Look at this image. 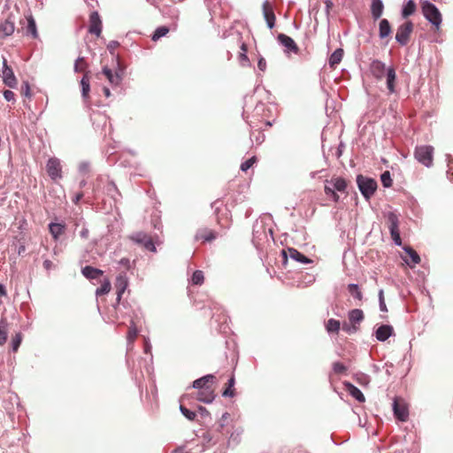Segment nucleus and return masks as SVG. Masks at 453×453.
<instances>
[{
	"instance_id": "nucleus-8",
	"label": "nucleus",
	"mask_w": 453,
	"mask_h": 453,
	"mask_svg": "<svg viewBox=\"0 0 453 453\" xmlns=\"http://www.w3.org/2000/svg\"><path fill=\"white\" fill-rule=\"evenodd\" d=\"M46 171L53 180L62 178V166L58 158L52 157L48 160Z\"/></svg>"
},
{
	"instance_id": "nucleus-3",
	"label": "nucleus",
	"mask_w": 453,
	"mask_h": 453,
	"mask_svg": "<svg viewBox=\"0 0 453 453\" xmlns=\"http://www.w3.org/2000/svg\"><path fill=\"white\" fill-rule=\"evenodd\" d=\"M357 183L360 192L366 199H369L377 188V182L373 179L363 175L357 177Z\"/></svg>"
},
{
	"instance_id": "nucleus-47",
	"label": "nucleus",
	"mask_w": 453,
	"mask_h": 453,
	"mask_svg": "<svg viewBox=\"0 0 453 453\" xmlns=\"http://www.w3.org/2000/svg\"><path fill=\"white\" fill-rule=\"evenodd\" d=\"M22 341V335L21 334H16V335L12 339V350L16 352L21 343Z\"/></svg>"
},
{
	"instance_id": "nucleus-40",
	"label": "nucleus",
	"mask_w": 453,
	"mask_h": 453,
	"mask_svg": "<svg viewBox=\"0 0 453 453\" xmlns=\"http://www.w3.org/2000/svg\"><path fill=\"white\" fill-rule=\"evenodd\" d=\"M388 224L389 231L390 230L394 231L395 229H398L399 221H398L397 216L395 213H393V212L388 213Z\"/></svg>"
},
{
	"instance_id": "nucleus-52",
	"label": "nucleus",
	"mask_w": 453,
	"mask_h": 453,
	"mask_svg": "<svg viewBox=\"0 0 453 453\" xmlns=\"http://www.w3.org/2000/svg\"><path fill=\"white\" fill-rule=\"evenodd\" d=\"M4 96L7 101H14L15 100V94L11 90H5L4 92Z\"/></svg>"
},
{
	"instance_id": "nucleus-10",
	"label": "nucleus",
	"mask_w": 453,
	"mask_h": 453,
	"mask_svg": "<svg viewBox=\"0 0 453 453\" xmlns=\"http://www.w3.org/2000/svg\"><path fill=\"white\" fill-rule=\"evenodd\" d=\"M387 69L385 64L378 59L373 60L370 65V71L372 76L378 81H381L385 77Z\"/></svg>"
},
{
	"instance_id": "nucleus-4",
	"label": "nucleus",
	"mask_w": 453,
	"mask_h": 453,
	"mask_svg": "<svg viewBox=\"0 0 453 453\" xmlns=\"http://www.w3.org/2000/svg\"><path fill=\"white\" fill-rule=\"evenodd\" d=\"M413 31V23L411 21H406L403 25H401L396 31L395 40L401 45H406L409 41L411 35Z\"/></svg>"
},
{
	"instance_id": "nucleus-25",
	"label": "nucleus",
	"mask_w": 453,
	"mask_h": 453,
	"mask_svg": "<svg viewBox=\"0 0 453 453\" xmlns=\"http://www.w3.org/2000/svg\"><path fill=\"white\" fill-rule=\"evenodd\" d=\"M384 5L381 0H372L371 4V13L372 18L376 20L382 15Z\"/></svg>"
},
{
	"instance_id": "nucleus-62",
	"label": "nucleus",
	"mask_w": 453,
	"mask_h": 453,
	"mask_svg": "<svg viewBox=\"0 0 453 453\" xmlns=\"http://www.w3.org/2000/svg\"><path fill=\"white\" fill-rule=\"evenodd\" d=\"M103 90H104V96H105L106 97H110V96H111V91H110V89H109L108 88L104 87Z\"/></svg>"
},
{
	"instance_id": "nucleus-22",
	"label": "nucleus",
	"mask_w": 453,
	"mask_h": 453,
	"mask_svg": "<svg viewBox=\"0 0 453 453\" xmlns=\"http://www.w3.org/2000/svg\"><path fill=\"white\" fill-rule=\"evenodd\" d=\"M196 238L204 242H212L217 238V233L210 228H203L196 233Z\"/></svg>"
},
{
	"instance_id": "nucleus-27",
	"label": "nucleus",
	"mask_w": 453,
	"mask_h": 453,
	"mask_svg": "<svg viewBox=\"0 0 453 453\" xmlns=\"http://www.w3.org/2000/svg\"><path fill=\"white\" fill-rule=\"evenodd\" d=\"M65 226L59 223H50L49 230L55 240H58L65 233Z\"/></svg>"
},
{
	"instance_id": "nucleus-2",
	"label": "nucleus",
	"mask_w": 453,
	"mask_h": 453,
	"mask_svg": "<svg viewBox=\"0 0 453 453\" xmlns=\"http://www.w3.org/2000/svg\"><path fill=\"white\" fill-rule=\"evenodd\" d=\"M434 147L431 145L418 146L414 152L415 158L426 167L433 165Z\"/></svg>"
},
{
	"instance_id": "nucleus-43",
	"label": "nucleus",
	"mask_w": 453,
	"mask_h": 453,
	"mask_svg": "<svg viewBox=\"0 0 453 453\" xmlns=\"http://www.w3.org/2000/svg\"><path fill=\"white\" fill-rule=\"evenodd\" d=\"M180 411L188 420L193 421L196 418V412L188 410V408H186L182 404H180Z\"/></svg>"
},
{
	"instance_id": "nucleus-34",
	"label": "nucleus",
	"mask_w": 453,
	"mask_h": 453,
	"mask_svg": "<svg viewBox=\"0 0 453 453\" xmlns=\"http://www.w3.org/2000/svg\"><path fill=\"white\" fill-rule=\"evenodd\" d=\"M330 183L333 185V188L340 192L345 191L347 188V182L343 178H335L330 180Z\"/></svg>"
},
{
	"instance_id": "nucleus-5",
	"label": "nucleus",
	"mask_w": 453,
	"mask_h": 453,
	"mask_svg": "<svg viewBox=\"0 0 453 453\" xmlns=\"http://www.w3.org/2000/svg\"><path fill=\"white\" fill-rule=\"evenodd\" d=\"M134 242L142 245L146 250L156 252L157 249L150 235L144 232H137L129 236Z\"/></svg>"
},
{
	"instance_id": "nucleus-20",
	"label": "nucleus",
	"mask_w": 453,
	"mask_h": 453,
	"mask_svg": "<svg viewBox=\"0 0 453 453\" xmlns=\"http://www.w3.org/2000/svg\"><path fill=\"white\" fill-rule=\"evenodd\" d=\"M348 318L350 324H352L353 331H357L358 329L357 324H359L364 319V312L360 309H354L349 312Z\"/></svg>"
},
{
	"instance_id": "nucleus-28",
	"label": "nucleus",
	"mask_w": 453,
	"mask_h": 453,
	"mask_svg": "<svg viewBox=\"0 0 453 453\" xmlns=\"http://www.w3.org/2000/svg\"><path fill=\"white\" fill-rule=\"evenodd\" d=\"M391 26L388 19H383L380 21L379 35L380 38H385L391 34Z\"/></svg>"
},
{
	"instance_id": "nucleus-21",
	"label": "nucleus",
	"mask_w": 453,
	"mask_h": 453,
	"mask_svg": "<svg viewBox=\"0 0 453 453\" xmlns=\"http://www.w3.org/2000/svg\"><path fill=\"white\" fill-rule=\"evenodd\" d=\"M394 329L391 326L382 325L376 330L375 336L378 341L384 342L392 335Z\"/></svg>"
},
{
	"instance_id": "nucleus-6",
	"label": "nucleus",
	"mask_w": 453,
	"mask_h": 453,
	"mask_svg": "<svg viewBox=\"0 0 453 453\" xmlns=\"http://www.w3.org/2000/svg\"><path fill=\"white\" fill-rule=\"evenodd\" d=\"M393 411L395 418L404 422L409 418V410L406 403L403 398L395 397L393 403Z\"/></svg>"
},
{
	"instance_id": "nucleus-41",
	"label": "nucleus",
	"mask_w": 453,
	"mask_h": 453,
	"mask_svg": "<svg viewBox=\"0 0 453 453\" xmlns=\"http://www.w3.org/2000/svg\"><path fill=\"white\" fill-rule=\"evenodd\" d=\"M348 290L357 300L361 301L363 299V294L357 284H349Z\"/></svg>"
},
{
	"instance_id": "nucleus-9",
	"label": "nucleus",
	"mask_w": 453,
	"mask_h": 453,
	"mask_svg": "<svg viewBox=\"0 0 453 453\" xmlns=\"http://www.w3.org/2000/svg\"><path fill=\"white\" fill-rule=\"evenodd\" d=\"M88 32L90 34L96 35L97 37L101 35L102 33V20L97 12H93L89 15V27Z\"/></svg>"
},
{
	"instance_id": "nucleus-36",
	"label": "nucleus",
	"mask_w": 453,
	"mask_h": 453,
	"mask_svg": "<svg viewBox=\"0 0 453 453\" xmlns=\"http://www.w3.org/2000/svg\"><path fill=\"white\" fill-rule=\"evenodd\" d=\"M111 281L108 279H104L101 283L100 288H98L96 291V296H104L108 294L111 291Z\"/></svg>"
},
{
	"instance_id": "nucleus-24",
	"label": "nucleus",
	"mask_w": 453,
	"mask_h": 453,
	"mask_svg": "<svg viewBox=\"0 0 453 453\" xmlns=\"http://www.w3.org/2000/svg\"><path fill=\"white\" fill-rule=\"evenodd\" d=\"M115 288L117 290L118 300L119 301L123 293L127 288V279L125 275H119L116 279Z\"/></svg>"
},
{
	"instance_id": "nucleus-29",
	"label": "nucleus",
	"mask_w": 453,
	"mask_h": 453,
	"mask_svg": "<svg viewBox=\"0 0 453 453\" xmlns=\"http://www.w3.org/2000/svg\"><path fill=\"white\" fill-rule=\"evenodd\" d=\"M234 376L232 375L230 379L228 380L227 383L226 384V388L222 393V395L225 397H233L235 395V389H234Z\"/></svg>"
},
{
	"instance_id": "nucleus-39",
	"label": "nucleus",
	"mask_w": 453,
	"mask_h": 453,
	"mask_svg": "<svg viewBox=\"0 0 453 453\" xmlns=\"http://www.w3.org/2000/svg\"><path fill=\"white\" fill-rule=\"evenodd\" d=\"M169 33V28L167 27L162 26L157 27L153 35L151 36L152 41L157 42L161 37L165 36Z\"/></svg>"
},
{
	"instance_id": "nucleus-64",
	"label": "nucleus",
	"mask_w": 453,
	"mask_h": 453,
	"mask_svg": "<svg viewBox=\"0 0 453 453\" xmlns=\"http://www.w3.org/2000/svg\"><path fill=\"white\" fill-rule=\"evenodd\" d=\"M330 196L333 198V200H334L335 203H337V202L339 201V198H340V197H339V196H338L335 192H334V194L330 195Z\"/></svg>"
},
{
	"instance_id": "nucleus-61",
	"label": "nucleus",
	"mask_w": 453,
	"mask_h": 453,
	"mask_svg": "<svg viewBox=\"0 0 453 453\" xmlns=\"http://www.w3.org/2000/svg\"><path fill=\"white\" fill-rule=\"evenodd\" d=\"M362 380H358L359 383L361 385H367L368 384V380L365 376L362 375Z\"/></svg>"
},
{
	"instance_id": "nucleus-59",
	"label": "nucleus",
	"mask_w": 453,
	"mask_h": 453,
	"mask_svg": "<svg viewBox=\"0 0 453 453\" xmlns=\"http://www.w3.org/2000/svg\"><path fill=\"white\" fill-rule=\"evenodd\" d=\"M334 188H332L331 187H329L327 185L325 186V193L326 195L330 196V195L334 194Z\"/></svg>"
},
{
	"instance_id": "nucleus-53",
	"label": "nucleus",
	"mask_w": 453,
	"mask_h": 453,
	"mask_svg": "<svg viewBox=\"0 0 453 453\" xmlns=\"http://www.w3.org/2000/svg\"><path fill=\"white\" fill-rule=\"evenodd\" d=\"M257 67L260 71L265 72L266 69V61L264 58L258 59Z\"/></svg>"
},
{
	"instance_id": "nucleus-16",
	"label": "nucleus",
	"mask_w": 453,
	"mask_h": 453,
	"mask_svg": "<svg viewBox=\"0 0 453 453\" xmlns=\"http://www.w3.org/2000/svg\"><path fill=\"white\" fill-rule=\"evenodd\" d=\"M387 88L390 94L395 93V80H396V73L395 69L393 66H389L387 69V73L385 74Z\"/></svg>"
},
{
	"instance_id": "nucleus-57",
	"label": "nucleus",
	"mask_w": 453,
	"mask_h": 453,
	"mask_svg": "<svg viewBox=\"0 0 453 453\" xmlns=\"http://www.w3.org/2000/svg\"><path fill=\"white\" fill-rule=\"evenodd\" d=\"M342 329H343L344 331H346L347 333H349V334H351V333H354V332H355V331H353L352 324H351L350 326H349V325H348V324H346V323H345V324H343V326H342Z\"/></svg>"
},
{
	"instance_id": "nucleus-23",
	"label": "nucleus",
	"mask_w": 453,
	"mask_h": 453,
	"mask_svg": "<svg viewBox=\"0 0 453 453\" xmlns=\"http://www.w3.org/2000/svg\"><path fill=\"white\" fill-rule=\"evenodd\" d=\"M81 95L85 101H88L89 98V91H90V76L89 72L84 73L81 81Z\"/></svg>"
},
{
	"instance_id": "nucleus-1",
	"label": "nucleus",
	"mask_w": 453,
	"mask_h": 453,
	"mask_svg": "<svg viewBox=\"0 0 453 453\" xmlns=\"http://www.w3.org/2000/svg\"><path fill=\"white\" fill-rule=\"evenodd\" d=\"M422 12L425 18L431 22L436 29H439L441 23V15L436 6L429 2L422 4Z\"/></svg>"
},
{
	"instance_id": "nucleus-7",
	"label": "nucleus",
	"mask_w": 453,
	"mask_h": 453,
	"mask_svg": "<svg viewBox=\"0 0 453 453\" xmlns=\"http://www.w3.org/2000/svg\"><path fill=\"white\" fill-rule=\"evenodd\" d=\"M282 262L283 265H287L288 257L289 256L292 259L296 260L302 264H311L312 260L305 257L303 254L300 253L297 250L294 248H288L287 250H281Z\"/></svg>"
},
{
	"instance_id": "nucleus-14",
	"label": "nucleus",
	"mask_w": 453,
	"mask_h": 453,
	"mask_svg": "<svg viewBox=\"0 0 453 453\" xmlns=\"http://www.w3.org/2000/svg\"><path fill=\"white\" fill-rule=\"evenodd\" d=\"M215 382V376L212 374L205 375L200 379L196 380L193 382V388H197L199 390H203L207 388H213V384Z\"/></svg>"
},
{
	"instance_id": "nucleus-63",
	"label": "nucleus",
	"mask_w": 453,
	"mask_h": 453,
	"mask_svg": "<svg viewBox=\"0 0 453 453\" xmlns=\"http://www.w3.org/2000/svg\"><path fill=\"white\" fill-rule=\"evenodd\" d=\"M330 196L333 198V200H334L335 203H337V202L339 201V198H340V197H339V196H338L335 192H334V194L330 195Z\"/></svg>"
},
{
	"instance_id": "nucleus-55",
	"label": "nucleus",
	"mask_w": 453,
	"mask_h": 453,
	"mask_svg": "<svg viewBox=\"0 0 453 453\" xmlns=\"http://www.w3.org/2000/svg\"><path fill=\"white\" fill-rule=\"evenodd\" d=\"M84 196V194L82 192H79L77 193L73 198V202L75 203V204H78L79 202L83 198Z\"/></svg>"
},
{
	"instance_id": "nucleus-46",
	"label": "nucleus",
	"mask_w": 453,
	"mask_h": 453,
	"mask_svg": "<svg viewBox=\"0 0 453 453\" xmlns=\"http://www.w3.org/2000/svg\"><path fill=\"white\" fill-rule=\"evenodd\" d=\"M256 162H257V157H252L249 158L248 160H246L245 162H243L241 165V170L243 171V172L248 171L250 167L253 166V165Z\"/></svg>"
},
{
	"instance_id": "nucleus-30",
	"label": "nucleus",
	"mask_w": 453,
	"mask_h": 453,
	"mask_svg": "<svg viewBox=\"0 0 453 453\" xmlns=\"http://www.w3.org/2000/svg\"><path fill=\"white\" fill-rule=\"evenodd\" d=\"M343 57V50L337 49L335 50L329 58V65L332 68H334L340 62L342 61Z\"/></svg>"
},
{
	"instance_id": "nucleus-31",
	"label": "nucleus",
	"mask_w": 453,
	"mask_h": 453,
	"mask_svg": "<svg viewBox=\"0 0 453 453\" xmlns=\"http://www.w3.org/2000/svg\"><path fill=\"white\" fill-rule=\"evenodd\" d=\"M14 32V25L12 22L9 20H5L4 22L0 24V35L3 37L11 35Z\"/></svg>"
},
{
	"instance_id": "nucleus-32",
	"label": "nucleus",
	"mask_w": 453,
	"mask_h": 453,
	"mask_svg": "<svg viewBox=\"0 0 453 453\" xmlns=\"http://www.w3.org/2000/svg\"><path fill=\"white\" fill-rule=\"evenodd\" d=\"M26 34L30 35L33 38L38 37L35 21L33 17L27 18V26L26 27Z\"/></svg>"
},
{
	"instance_id": "nucleus-26",
	"label": "nucleus",
	"mask_w": 453,
	"mask_h": 453,
	"mask_svg": "<svg viewBox=\"0 0 453 453\" xmlns=\"http://www.w3.org/2000/svg\"><path fill=\"white\" fill-rule=\"evenodd\" d=\"M103 273H104V272L102 270L89 266V265H87L84 268H82V274L87 279H90V280L97 279L98 277L103 275Z\"/></svg>"
},
{
	"instance_id": "nucleus-50",
	"label": "nucleus",
	"mask_w": 453,
	"mask_h": 453,
	"mask_svg": "<svg viewBox=\"0 0 453 453\" xmlns=\"http://www.w3.org/2000/svg\"><path fill=\"white\" fill-rule=\"evenodd\" d=\"M380 309L381 311H388L387 305L384 299V292L382 289L379 292Z\"/></svg>"
},
{
	"instance_id": "nucleus-51",
	"label": "nucleus",
	"mask_w": 453,
	"mask_h": 453,
	"mask_svg": "<svg viewBox=\"0 0 453 453\" xmlns=\"http://www.w3.org/2000/svg\"><path fill=\"white\" fill-rule=\"evenodd\" d=\"M246 53L247 52H240L239 54V60L242 66H245L250 63L249 58Z\"/></svg>"
},
{
	"instance_id": "nucleus-44",
	"label": "nucleus",
	"mask_w": 453,
	"mask_h": 453,
	"mask_svg": "<svg viewBox=\"0 0 453 453\" xmlns=\"http://www.w3.org/2000/svg\"><path fill=\"white\" fill-rule=\"evenodd\" d=\"M333 371L336 374H343L347 372V367L340 362H334L333 364Z\"/></svg>"
},
{
	"instance_id": "nucleus-13",
	"label": "nucleus",
	"mask_w": 453,
	"mask_h": 453,
	"mask_svg": "<svg viewBox=\"0 0 453 453\" xmlns=\"http://www.w3.org/2000/svg\"><path fill=\"white\" fill-rule=\"evenodd\" d=\"M4 70H3V79L5 85L10 88H14L17 84V81L15 75L11 67L7 65V61L4 58Z\"/></svg>"
},
{
	"instance_id": "nucleus-35",
	"label": "nucleus",
	"mask_w": 453,
	"mask_h": 453,
	"mask_svg": "<svg viewBox=\"0 0 453 453\" xmlns=\"http://www.w3.org/2000/svg\"><path fill=\"white\" fill-rule=\"evenodd\" d=\"M341 327V323L339 320L334 319H330L326 324V329L328 333H338Z\"/></svg>"
},
{
	"instance_id": "nucleus-19",
	"label": "nucleus",
	"mask_w": 453,
	"mask_h": 453,
	"mask_svg": "<svg viewBox=\"0 0 453 453\" xmlns=\"http://www.w3.org/2000/svg\"><path fill=\"white\" fill-rule=\"evenodd\" d=\"M344 388L346 391L354 397L359 403H364L365 401V397L363 393L353 384L350 382L345 381L343 382Z\"/></svg>"
},
{
	"instance_id": "nucleus-33",
	"label": "nucleus",
	"mask_w": 453,
	"mask_h": 453,
	"mask_svg": "<svg viewBox=\"0 0 453 453\" xmlns=\"http://www.w3.org/2000/svg\"><path fill=\"white\" fill-rule=\"evenodd\" d=\"M415 11H416L415 2L413 0H409L403 9L402 16L404 19H406L409 16H411V14H413L415 12Z\"/></svg>"
},
{
	"instance_id": "nucleus-15",
	"label": "nucleus",
	"mask_w": 453,
	"mask_h": 453,
	"mask_svg": "<svg viewBox=\"0 0 453 453\" xmlns=\"http://www.w3.org/2000/svg\"><path fill=\"white\" fill-rule=\"evenodd\" d=\"M263 14L268 27L272 29L275 25L276 17L272 5L268 2H265L263 4Z\"/></svg>"
},
{
	"instance_id": "nucleus-60",
	"label": "nucleus",
	"mask_w": 453,
	"mask_h": 453,
	"mask_svg": "<svg viewBox=\"0 0 453 453\" xmlns=\"http://www.w3.org/2000/svg\"><path fill=\"white\" fill-rule=\"evenodd\" d=\"M119 264H121L122 265L126 266L127 268L129 267V259L128 258H122L120 261H119Z\"/></svg>"
},
{
	"instance_id": "nucleus-48",
	"label": "nucleus",
	"mask_w": 453,
	"mask_h": 453,
	"mask_svg": "<svg viewBox=\"0 0 453 453\" xmlns=\"http://www.w3.org/2000/svg\"><path fill=\"white\" fill-rule=\"evenodd\" d=\"M138 332L135 326H130L127 332V338L129 342H134L137 337Z\"/></svg>"
},
{
	"instance_id": "nucleus-54",
	"label": "nucleus",
	"mask_w": 453,
	"mask_h": 453,
	"mask_svg": "<svg viewBox=\"0 0 453 453\" xmlns=\"http://www.w3.org/2000/svg\"><path fill=\"white\" fill-rule=\"evenodd\" d=\"M53 267H54V265H53L52 261H50V259L44 260V262H43V268L45 270L50 271Z\"/></svg>"
},
{
	"instance_id": "nucleus-58",
	"label": "nucleus",
	"mask_w": 453,
	"mask_h": 453,
	"mask_svg": "<svg viewBox=\"0 0 453 453\" xmlns=\"http://www.w3.org/2000/svg\"><path fill=\"white\" fill-rule=\"evenodd\" d=\"M119 46V42H115V41H112L109 43L108 45V49L112 51L114 50L117 47Z\"/></svg>"
},
{
	"instance_id": "nucleus-56",
	"label": "nucleus",
	"mask_w": 453,
	"mask_h": 453,
	"mask_svg": "<svg viewBox=\"0 0 453 453\" xmlns=\"http://www.w3.org/2000/svg\"><path fill=\"white\" fill-rule=\"evenodd\" d=\"M21 93L23 95H25L26 96H30V88H29V85L27 83H26L25 86L21 88Z\"/></svg>"
},
{
	"instance_id": "nucleus-11",
	"label": "nucleus",
	"mask_w": 453,
	"mask_h": 453,
	"mask_svg": "<svg viewBox=\"0 0 453 453\" xmlns=\"http://www.w3.org/2000/svg\"><path fill=\"white\" fill-rule=\"evenodd\" d=\"M277 38H278V41L286 49L287 51L293 52L295 54H297L299 52V48H298L297 44L295 42V41L291 37H289L284 34H280Z\"/></svg>"
},
{
	"instance_id": "nucleus-17",
	"label": "nucleus",
	"mask_w": 453,
	"mask_h": 453,
	"mask_svg": "<svg viewBox=\"0 0 453 453\" xmlns=\"http://www.w3.org/2000/svg\"><path fill=\"white\" fill-rule=\"evenodd\" d=\"M405 251V257H403V260L405 263L410 265L411 267H413L414 265L419 264L420 257L418 254L411 248L407 247L404 248Z\"/></svg>"
},
{
	"instance_id": "nucleus-42",
	"label": "nucleus",
	"mask_w": 453,
	"mask_h": 453,
	"mask_svg": "<svg viewBox=\"0 0 453 453\" xmlns=\"http://www.w3.org/2000/svg\"><path fill=\"white\" fill-rule=\"evenodd\" d=\"M191 280L194 285H202L204 280L203 273L200 270L195 271Z\"/></svg>"
},
{
	"instance_id": "nucleus-18",
	"label": "nucleus",
	"mask_w": 453,
	"mask_h": 453,
	"mask_svg": "<svg viewBox=\"0 0 453 453\" xmlns=\"http://www.w3.org/2000/svg\"><path fill=\"white\" fill-rule=\"evenodd\" d=\"M215 398L214 388H207L199 390L196 394V399L205 403H211Z\"/></svg>"
},
{
	"instance_id": "nucleus-12",
	"label": "nucleus",
	"mask_w": 453,
	"mask_h": 453,
	"mask_svg": "<svg viewBox=\"0 0 453 453\" xmlns=\"http://www.w3.org/2000/svg\"><path fill=\"white\" fill-rule=\"evenodd\" d=\"M103 73L112 86H119L121 83L123 75V71L121 69L113 73L110 68L104 66L103 68Z\"/></svg>"
},
{
	"instance_id": "nucleus-37",
	"label": "nucleus",
	"mask_w": 453,
	"mask_h": 453,
	"mask_svg": "<svg viewBox=\"0 0 453 453\" xmlns=\"http://www.w3.org/2000/svg\"><path fill=\"white\" fill-rule=\"evenodd\" d=\"M88 64L83 57L78 58L74 64L76 73H87Z\"/></svg>"
},
{
	"instance_id": "nucleus-45",
	"label": "nucleus",
	"mask_w": 453,
	"mask_h": 453,
	"mask_svg": "<svg viewBox=\"0 0 453 453\" xmlns=\"http://www.w3.org/2000/svg\"><path fill=\"white\" fill-rule=\"evenodd\" d=\"M381 182L384 187L389 188L392 185V179L388 171L383 173L380 176Z\"/></svg>"
},
{
	"instance_id": "nucleus-38",
	"label": "nucleus",
	"mask_w": 453,
	"mask_h": 453,
	"mask_svg": "<svg viewBox=\"0 0 453 453\" xmlns=\"http://www.w3.org/2000/svg\"><path fill=\"white\" fill-rule=\"evenodd\" d=\"M7 334V321L3 319L0 321V345H4L6 342Z\"/></svg>"
},
{
	"instance_id": "nucleus-49",
	"label": "nucleus",
	"mask_w": 453,
	"mask_h": 453,
	"mask_svg": "<svg viewBox=\"0 0 453 453\" xmlns=\"http://www.w3.org/2000/svg\"><path fill=\"white\" fill-rule=\"evenodd\" d=\"M390 234H391V237H392L393 241L395 242V243L396 245H401L402 244V240H401V237H400L399 228L398 229H395L394 231L390 230Z\"/></svg>"
}]
</instances>
